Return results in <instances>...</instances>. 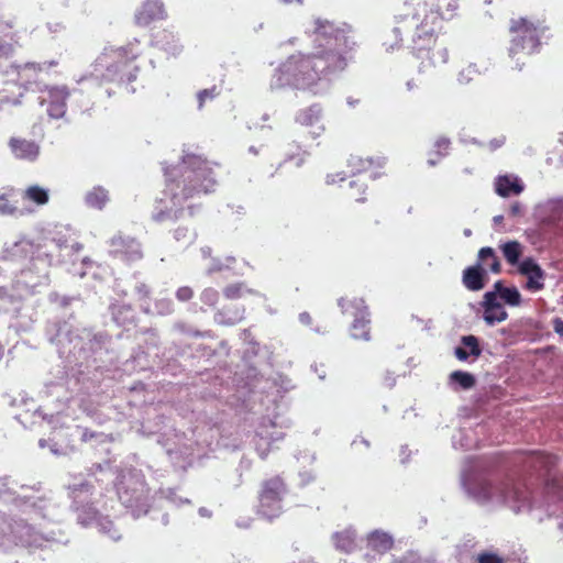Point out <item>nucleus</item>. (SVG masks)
Listing matches in <instances>:
<instances>
[{"mask_svg": "<svg viewBox=\"0 0 563 563\" xmlns=\"http://www.w3.org/2000/svg\"><path fill=\"white\" fill-rule=\"evenodd\" d=\"M210 163L197 155H187L180 169V181L166 184V195L174 206L180 207L188 199L213 191L216 179Z\"/></svg>", "mask_w": 563, "mask_h": 563, "instance_id": "f257e3e1", "label": "nucleus"}, {"mask_svg": "<svg viewBox=\"0 0 563 563\" xmlns=\"http://www.w3.org/2000/svg\"><path fill=\"white\" fill-rule=\"evenodd\" d=\"M548 27L543 21L532 20L527 16L512 18L509 21V48L508 53L511 59L516 62V67L522 69L523 59L538 54L541 49V37Z\"/></svg>", "mask_w": 563, "mask_h": 563, "instance_id": "f03ea898", "label": "nucleus"}, {"mask_svg": "<svg viewBox=\"0 0 563 563\" xmlns=\"http://www.w3.org/2000/svg\"><path fill=\"white\" fill-rule=\"evenodd\" d=\"M434 19L430 16L426 22H420L412 40V52L424 70L442 67L449 62L448 43L440 38L443 33L437 31Z\"/></svg>", "mask_w": 563, "mask_h": 563, "instance_id": "7ed1b4c3", "label": "nucleus"}, {"mask_svg": "<svg viewBox=\"0 0 563 563\" xmlns=\"http://www.w3.org/2000/svg\"><path fill=\"white\" fill-rule=\"evenodd\" d=\"M286 492V484L278 475L263 481L257 494L256 514L268 520L279 517Z\"/></svg>", "mask_w": 563, "mask_h": 563, "instance_id": "20e7f679", "label": "nucleus"}, {"mask_svg": "<svg viewBox=\"0 0 563 563\" xmlns=\"http://www.w3.org/2000/svg\"><path fill=\"white\" fill-rule=\"evenodd\" d=\"M139 54L132 45L118 47L112 51V63L107 67L103 78L119 85H129L133 82L139 73V67L134 64Z\"/></svg>", "mask_w": 563, "mask_h": 563, "instance_id": "39448f33", "label": "nucleus"}, {"mask_svg": "<svg viewBox=\"0 0 563 563\" xmlns=\"http://www.w3.org/2000/svg\"><path fill=\"white\" fill-rule=\"evenodd\" d=\"M322 51L314 53L317 60L323 64L321 74L327 76L343 70L347 65V40L342 34H336L325 38V44H319Z\"/></svg>", "mask_w": 563, "mask_h": 563, "instance_id": "423d86ee", "label": "nucleus"}, {"mask_svg": "<svg viewBox=\"0 0 563 563\" xmlns=\"http://www.w3.org/2000/svg\"><path fill=\"white\" fill-rule=\"evenodd\" d=\"M323 64L317 60L313 54L301 57L294 69V85L298 88H305L317 82L322 74Z\"/></svg>", "mask_w": 563, "mask_h": 563, "instance_id": "0eeeda50", "label": "nucleus"}, {"mask_svg": "<svg viewBox=\"0 0 563 563\" xmlns=\"http://www.w3.org/2000/svg\"><path fill=\"white\" fill-rule=\"evenodd\" d=\"M385 165V158L382 157H362L360 155H351L347 159V168L352 177H357L363 174H369L371 178H376L379 173L378 169Z\"/></svg>", "mask_w": 563, "mask_h": 563, "instance_id": "6e6552de", "label": "nucleus"}, {"mask_svg": "<svg viewBox=\"0 0 563 563\" xmlns=\"http://www.w3.org/2000/svg\"><path fill=\"white\" fill-rule=\"evenodd\" d=\"M519 274L528 278L526 288L531 291H538L544 288L545 273L532 257H526L518 265Z\"/></svg>", "mask_w": 563, "mask_h": 563, "instance_id": "1a4fd4ad", "label": "nucleus"}, {"mask_svg": "<svg viewBox=\"0 0 563 563\" xmlns=\"http://www.w3.org/2000/svg\"><path fill=\"white\" fill-rule=\"evenodd\" d=\"M166 16L167 12L161 0H146L136 11L134 20L139 26H147L155 21L166 19Z\"/></svg>", "mask_w": 563, "mask_h": 563, "instance_id": "9d476101", "label": "nucleus"}, {"mask_svg": "<svg viewBox=\"0 0 563 563\" xmlns=\"http://www.w3.org/2000/svg\"><path fill=\"white\" fill-rule=\"evenodd\" d=\"M430 11L424 15L421 22H426L430 16H434L437 31H442V22L455 16L457 10L456 0H432L428 2Z\"/></svg>", "mask_w": 563, "mask_h": 563, "instance_id": "9b49d317", "label": "nucleus"}, {"mask_svg": "<svg viewBox=\"0 0 563 563\" xmlns=\"http://www.w3.org/2000/svg\"><path fill=\"white\" fill-rule=\"evenodd\" d=\"M110 246L114 256H122L126 260L142 257L141 245L134 238L122 234L114 235L110 241Z\"/></svg>", "mask_w": 563, "mask_h": 563, "instance_id": "f8f14e48", "label": "nucleus"}, {"mask_svg": "<svg viewBox=\"0 0 563 563\" xmlns=\"http://www.w3.org/2000/svg\"><path fill=\"white\" fill-rule=\"evenodd\" d=\"M8 145L12 155L20 161L35 162L41 153L40 145L35 141L20 136H12Z\"/></svg>", "mask_w": 563, "mask_h": 563, "instance_id": "ddd939ff", "label": "nucleus"}, {"mask_svg": "<svg viewBox=\"0 0 563 563\" xmlns=\"http://www.w3.org/2000/svg\"><path fill=\"white\" fill-rule=\"evenodd\" d=\"M482 306L484 308V320L488 324L499 323L508 318V313L497 299L496 292H486Z\"/></svg>", "mask_w": 563, "mask_h": 563, "instance_id": "4468645a", "label": "nucleus"}, {"mask_svg": "<svg viewBox=\"0 0 563 563\" xmlns=\"http://www.w3.org/2000/svg\"><path fill=\"white\" fill-rule=\"evenodd\" d=\"M49 106L47 112L49 117L58 119L66 112V99L69 92L66 87H53L48 90Z\"/></svg>", "mask_w": 563, "mask_h": 563, "instance_id": "2eb2a0df", "label": "nucleus"}, {"mask_svg": "<svg viewBox=\"0 0 563 563\" xmlns=\"http://www.w3.org/2000/svg\"><path fill=\"white\" fill-rule=\"evenodd\" d=\"M366 547L369 551L384 555L393 549L394 539L387 532L375 530L367 536Z\"/></svg>", "mask_w": 563, "mask_h": 563, "instance_id": "dca6fc26", "label": "nucleus"}, {"mask_svg": "<svg viewBox=\"0 0 563 563\" xmlns=\"http://www.w3.org/2000/svg\"><path fill=\"white\" fill-rule=\"evenodd\" d=\"M486 278V271L481 264H476L463 271L462 282L468 290L477 291L485 287Z\"/></svg>", "mask_w": 563, "mask_h": 563, "instance_id": "f3484780", "label": "nucleus"}, {"mask_svg": "<svg viewBox=\"0 0 563 563\" xmlns=\"http://www.w3.org/2000/svg\"><path fill=\"white\" fill-rule=\"evenodd\" d=\"M556 463V457L543 452H532L525 460L526 466L541 474L549 472Z\"/></svg>", "mask_w": 563, "mask_h": 563, "instance_id": "a211bd4d", "label": "nucleus"}, {"mask_svg": "<svg viewBox=\"0 0 563 563\" xmlns=\"http://www.w3.org/2000/svg\"><path fill=\"white\" fill-rule=\"evenodd\" d=\"M332 541L335 549L344 553H352L357 548L356 532L352 528L333 533Z\"/></svg>", "mask_w": 563, "mask_h": 563, "instance_id": "6ab92c4d", "label": "nucleus"}, {"mask_svg": "<svg viewBox=\"0 0 563 563\" xmlns=\"http://www.w3.org/2000/svg\"><path fill=\"white\" fill-rule=\"evenodd\" d=\"M338 305L342 312L351 314L354 318L363 316H369L368 308L365 305V300L358 297H342L338 300Z\"/></svg>", "mask_w": 563, "mask_h": 563, "instance_id": "aec40b11", "label": "nucleus"}, {"mask_svg": "<svg viewBox=\"0 0 563 563\" xmlns=\"http://www.w3.org/2000/svg\"><path fill=\"white\" fill-rule=\"evenodd\" d=\"M16 192L12 187L4 188L3 191L0 192V213L14 216V214H23L24 212L19 209L16 206Z\"/></svg>", "mask_w": 563, "mask_h": 563, "instance_id": "412c9836", "label": "nucleus"}, {"mask_svg": "<svg viewBox=\"0 0 563 563\" xmlns=\"http://www.w3.org/2000/svg\"><path fill=\"white\" fill-rule=\"evenodd\" d=\"M109 191L102 186H95L85 196V202L88 207L101 210L109 202Z\"/></svg>", "mask_w": 563, "mask_h": 563, "instance_id": "4be33fe9", "label": "nucleus"}, {"mask_svg": "<svg viewBox=\"0 0 563 563\" xmlns=\"http://www.w3.org/2000/svg\"><path fill=\"white\" fill-rule=\"evenodd\" d=\"M369 323V316L362 314L361 317L354 318L350 328L351 336L355 340L368 341L371 339Z\"/></svg>", "mask_w": 563, "mask_h": 563, "instance_id": "5701e85b", "label": "nucleus"}, {"mask_svg": "<svg viewBox=\"0 0 563 563\" xmlns=\"http://www.w3.org/2000/svg\"><path fill=\"white\" fill-rule=\"evenodd\" d=\"M523 190V186L519 184L518 179L510 178L509 176H500L496 180V192L501 197H508L511 194L518 195Z\"/></svg>", "mask_w": 563, "mask_h": 563, "instance_id": "b1692460", "label": "nucleus"}, {"mask_svg": "<svg viewBox=\"0 0 563 563\" xmlns=\"http://www.w3.org/2000/svg\"><path fill=\"white\" fill-rule=\"evenodd\" d=\"M22 198L36 206H44L49 200L48 190L40 185H31L22 194Z\"/></svg>", "mask_w": 563, "mask_h": 563, "instance_id": "393cba45", "label": "nucleus"}, {"mask_svg": "<svg viewBox=\"0 0 563 563\" xmlns=\"http://www.w3.org/2000/svg\"><path fill=\"white\" fill-rule=\"evenodd\" d=\"M367 185L361 178L352 179L349 181L347 187L344 190L346 198L355 202H364L366 200L365 194Z\"/></svg>", "mask_w": 563, "mask_h": 563, "instance_id": "a878e982", "label": "nucleus"}, {"mask_svg": "<svg viewBox=\"0 0 563 563\" xmlns=\"http://www.w3.org/2000/svg\"><path fill=\"white\" fill-rule=\"evenodd\" d=\"M500 250L504 257L510 265H519V258L523 253V246L518 241H507L501 244Z\"/></svg>", "mask_w": 563, "mask_h": 563, "instance_id": "bb28decb", "label": "nucleus"}, {"mask_svg": "<svg viewBox=\"0 0 563 563\" xmlns=\"http://www.w3.org/2000/svg\"><path fill=\"white\" fill-rule=\"evenodd\" d=\"M478 262H479L478 264H481V266L482 265L488 266L489 269L495 274H498L501 271V265H500L499 258L497 257L495 251L489 246L482 247L479 250Z\"/></svg>", "mask_w": 563, "mask_h": 563, "instance_id": "cd10ccee", "label": "nucleus"}, {"mask_svg": "<svg viewBox=\"0 0 563 563\" xmlns=\"http://www.w3.org/2000/svg\"><path fill=\"white\" fill-rule=\"evenodd\" d=\"M254 291L244 283H234L224 287L223 296L229 300H236L246 295H253Z\"/></svg>", "mask_w": 563, "mask_h": 563, "instance_id": "c85d7f7f", "label": "nucleus"}, {"mask_svg": "<svg viewBox=\"0 0 563 563\" xmlns=\"http://www.w3.org/2000/svg\"><path fill=\"white\" fill-rule=\"evenodd\" d=\"M38 74V67L33 64H27L19 70V81H21L25 88H29V86L37 81Z\"/></svg>", "mask_w": 563, "mask_h": 563, "instance_id": "c756f323", "label": "nucleus"}, {"mask_svg": "<svg viewBox=\"0 0 563 563\" xmlns=\"http://www.w3.org/2000/svg\"><path fill=\"white\" fill-rule=\"evenodd\" d=\"M321 109L318 106H312L306 110H302L297 120L305 125H314L320 122Z\"/></svg>", "mask_w": 563, "mask_h": 563, "instance_id": "7c9ffc66", "label": "nucleus"}, {"mask_svg": "<svg viewBox=\"0 0 563 563\" xmlns=\"http://www.w3.org/2000/svg\"><path fill=\"white\" fill-rule=\"evenodd\" d=\"M450 379L453 383L459 384L463 389H470L474 387L476 383L475 377L471 373L463 371H455L451 373Z\"/></svg>", "mask_w": 563, "mask_h": 563, "instance_id": "2f4dec72", "label": "nucleus"}, {"mask_svg": "<svg viewBox=\"0 0 563 563\" xmlns=\"http://www.w3.org/2000/svg\"><path fill=\"white\" fill-rule=\"evenodd\" d=\"M244 311L245 309L239 308L236 309L231 316L228 314V312L222 309L217 312V318H219L220 322L229 325H233L239 323L244 318Z\"/></svg>", "mask_w": 563, "mask_h": 563, "instance_id": "473e14b6", "label": "nucleus"}, {"mask_svg": "<svg viewBox=\"0 0 563 563\" xmlns=\"http://www.w3.org/2000/svg\"><path fill=\"white\" fill-rule=\"evenodd\" d=\"M505 303L517 307L521 303V295L516 287H507L503 289L501 295L499 296Z\"/></svg>", "mask_w": 563, "mask_h": 563, "instance_id": "72a5a7b5", "label": "nucleus"}, {"mask_svg": "<svg viewBox=\"0 0 563 563\" xmlns=\"http://www.w3.org/2000/svg\"><path fill=\"white\" fill-rule=\"evenodd\" d=\"M200 300L208 307H216L219 301V291L212 287H207L201 291Z\"/></svg>", "mask_w": 563, "mask_h": 563, "instance_id": "f704fd0d", "label": "nucleus"}, {"mask_svg": "<svg viewBox=\"0 0 563 563\" xmlns=\"http://www.w3.org/2000/svg\"><path fill=\"white\" fill-rule=\"evenodd\" d=\"M220 95V90L217 86H213L209 89H202L197 93L198 99V108L202 109L207 100H213L216 97Z\"/></svg>", "mask_w": 563, "mask_h": 563, "instance_id": "c9c22d12", "label": "nucleus"}, {"mask_svg": "<svg viewBox=\"0 0 563 563\" xmlns=\"http://www.w3.org/2000/svg\"><path fill=\"white\" fill-rule=\"evenodd\" d=\"M463 345L470 349V354L472 356L478 357L482 354V349L479 346L478 339L474 335H464L461 339Z\"/></svg>", "mask_w": 563, "mask_h": 563, "instance_id": "e433bc0d", "label": "nucleus"}, {"mask_svg": "<svg viewBox=\"0 0 563 563\" xmlns=\"http://www.w3.org/2000/svg\"><path fill=\"white\" fill-rule=\"evenodd\" d=\"M33 246L29 242H19L15 243L13 249L10 252V256L14 258H24L32 251Z\"/></svg>", "mask_w": 563, "mask_h": 563, "instance_id": "4c0bfd02", "label": "nucleus"}, {"mask_svg": "<svg viewBox=\"0 0 563 563\" xmlns=\"http://www.w3.org/2000/svg\"><path fill=\"white\" fill-rule=\"evenodd\" d=\"M476 561L477 563H505L498 554L486 551L478 553Z\"/></svg>", "mask_w": 563, "mask_h": 563, "instance_id": "58836bf2", "label": "nucleus"}, {"mask_svg": "<svg viewBox=\"0 0 563 563\" xmlns=\"http://www.w3.org/2000/svg\"><path fill=\"white\" fill-rule=\"evenodd\" d=\"M194 289L189 286H181L176 290V298L179 301L186 302L192 299L194 297Z\"/></svg>", "mask_w": 563, "mask_h": 563, "instance_id": "ea45409f", "label": "nucleus"}, {"mask_svg": "<svg viewBox=\"0 0 563 563\" xmlns=\"http://www.w3.org/2000/svg\"><path fill=\"white\" fill-rule=\"evenodd\" d=\"M500 495L505 501H507V500L519 501V500L525 499L522 494L515 487H512L511 489H503Z\"/></svg>", "mask_w": 563, "mask_h": 563, "instance_id": "a19ab883", "label": "nucleus"}, {"mask_svg": "<svg viewBox=\"0 0 563 563\" xmlns=\"http://www.w3.org/2000/svg\"><path fill=\"white\" fill-rule=\"evenodd\" d=\"M306 161V152L302 151L299 146L297 147V152L294 154H288L285 162H294L296 166H301Z\"/></svg>", "mask_w": 563, "mask_h": 563, "instance_id": "79ce46f5", "label": "nucleus"}, {"mask_svg": "<svg viewBox=\"0 0 563 563\" xmlns=\"http://www.w3.org/2000/svg\"><path fill=\"white\" fill-rule=\"evenodd\" d=\"M345 179H346L345 173L338 172V173L328 174L325 177V183L328 185H335V184H340V183L344 181Z\"/></svg>", "mask_w": 563, "mask_h": 563, "instance_id": "37998d69", "label": "nucleus"}, {"mask_svg": "<svg viewBox=\"0 0 563 563\" xmlns=\"http://www.w3.org/2000/svg\"><path fill=\"white\" fill-rule=\"evenodd\" d=\"M435 146L438 148V152L441 154V155H445L448 153V148L450 146V141L448 139H439L435 143Z\"/></svg>", "mask_w": 563, "mask_h": 563, "instance_id": "c03bdc74", "label": "nucleus"}, {"mask_svg": "<svg viewBox=\"0 0 563 563\" xmlns=\"http://www.w3.org/2000/svg\"><path fill=\"white\" fill-rule=\"evenodd\" d=\"M454 355L460 361H466L471 354L464 347L457 346L454 350Z\"/></svg>", "mask_w": 563, "mask_h": 563, "instance_id": "a18cd8bd", "label": "nucleus"}, {"mask_svg": "<svg viewBox=\"0 0 563 563\" xmlns=\"http://www.w3.org/2000/svg\"><path fill=\"white\" fill-rule=\"evenodd\" d=\"M153 219L156 222H163L165 220L172 219V211H159L153 216Z\"/></svg>", "mask_w": 563, "mask_h": 563, "instance_id": "49530a36", "label": "nucleus"}, {"mask_svg": "<svg viewBox=\"0 0 563 563\" xmlns=\"http://www.w3.org/2000/svg\"><path fill=\"white\" fill-rule=\"evenodd\" d=\"M394 563H417V558L415 554L408 553L404 555L401 559L395 560Z\"/></svg>", "mask_w": 563, "mask_h": 563, "instance_id": "de8ad7c7", "label": "nucleus"}, {"mask_svg": "<svg viewBox=\"0 0 563 563\" xmlns=\"http://www.w3.org/2000/svg\"><path fill=\"white\" fill-rule=\"evenodd\" d=\"M553 329L563 338V320L561 318L553 319Z\"/></svg>", "mask_w": 563, "mask_h": 563, "instance_id": "09e8293b", "label": "nucleus"}, {"mask_svg": "<svg viewBox=\"0 0 563 563\" xmlns=\"http://www.w3.org/2000/svg\"><path fill=\"white\" fill-rule=\"evenodd\" d=\"M299 321L305 325H311L312 317L309 312L305 311L299 314Z\"/></svg>", "mask_w": 563, "mask_h": 563, "instance_id": "8fccbe9b", "label": "nucleus"}, {"mask_svg": "<svg viewBox=\"0 0 563 563\" xmlns=\"http://www.w3.org/2000/svg\"><path fill=\"white\" fill-rule=\"evenodd\" d=\"M97 437V433L92 430H89V429H85L82 431V434H81V440L82 441H89L91 439H95Z\"/></svg>", "mask_w": 563, "mask_h": 563, "instance_id": "3c124183", "label": "nucleus"}, {"mask_svg": "<svg viewBox=\"0 0 563 563\" xmlns=\"http://www.w3.org/2000/svg\"><path fill=\"white\" fill-rule=\"evenodd\" d=\"M507 287L504 286L501 280H498L494 284V290L492 292H496L497 298L501 295L503 289H506Z\"/></svg>", "mask_w": 563, "mask_h": 563, "instance_id": "603ef678", "label": "nucleus"}, {"mask_svg": "<svg viewBox=\"0 0 563 563\" xmlns=\"http://www.w3.org/2000/svg\"><path fill=\"white\" fill-rule=\"evenodd\" d=\"M509 213L514 217L521 213V205L519 202H515L509 210Z\"/></svg>", "mask_w": 563, "mask_h": 563, "instance_id": "864d4df0", "label": "nucleus"}, {"mask_svg": "<svg viewBox=\"0 0 563 563\" xmlns=\"http://www.w3.org/2000/svg\"><path fill=\"white\" fill-rule=\"evenodd\" d=\"M186 232H187V229H181V228L177 229L175 231L176 239L185 238L186 236Z\"/></svg>", "mask_w": 563, "mask_h": 563, "instance_id": "5fc2aeb1", "label": "nucleus"}, {"mask_svg": "<svg viewBox=\"0 0 563 563\" xmlns=\"http://www.w3.org/2000/svg\"><path fill=\"white\" fill-rule=\"evenodd\" d=\"M503 219H504V217H503V216H496V217H494V221H495L496 223H500V222L503 221Z\"/></svg>", "mask_w": 563, "mask_h": 563, "instance_id": "6e6d98bb", "label": "nucleus"}, {"mask_svg": "<svg viewBox=\"0 0 563 563\" xmlns=\"http://www.w3.org/2000/svg\"><path fill=\"white\" fill-rule=\"evenodd\" d=\"M365 559L368 561V563H372V560L374 559V556H372L369 553H366Z\"/></svg>", "mask_w": 563, "mask_h": 563, "instance_id": "4d7b16f0", "label": "nucleus"}, {"mask_svg": "<svg viewBox=\"0 0 563 563\" xmlns=\"http://www.w3.org/2000/svg\"><path fill=\"white\" fill-rule=\"evenodd\" d=\"M3 350H4V349H3V345H2V343L0 342V360H1V358H2V356H3Z\"/></svg>", "mask_w": 563, "mask_h": 563, "instance_id": "13d9d810", "label": "nucleus"}, {"mask_svg": "<svg viewBox=\"0 0 563 563\" xmlns=\"http://www.w3.org/2000/svg\"><path fill=\"white\" fill-rule=\"evenodd\" d=\"M250 151L253 152L254 154H257V151L254 147H250Z\"/></svg>", "mask_w": 563, "mask_h": 563, "instance_id": "bf43d9fd", "label": "nucleus"}, {"mask_svg": "<svg viewBox=\"0 0 563 563\" xmlns=\"http://www.w3.org/2000/svg\"><path fill=\"white\" fill-rule=\"evenodd\" d=\"M429 164H430V165H434V164H435V161H433V159H429Z\"/></svg>", "mask_w": 563, "mask_h": 563, "instance_id": "052dcab7", "label": "nucleus"}]
</instances>
